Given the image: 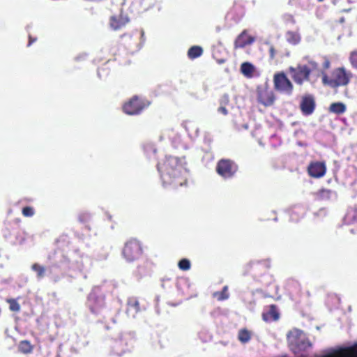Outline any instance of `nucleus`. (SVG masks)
<instances>
[{
	"label": "nucleus",
	"mask_w": 357,
	"mask_h": 357,
	"mask_svg": "<svg viewBox=\"0 0 357 357\" xmlns=\"http://www.w3.org/2000/svg\"><path fill=\"white\" fill-rule=\"evenodd\" d=\"M195 132H196V135H197V132H198V128H196Z\"/></svg>",
	"instance_id": "nucleus-48"
},
{
	"label": "nucleus",
	"mask_w": 357,
	"mask_h": 357,
	"mask_svg": "<svg viewBox=\"0 0 357 357\" xmlns=\"http://www.w3.org/2000/svg\"><path fill=\"white\" fill-rule=\"evenodd\" d=\"M309 174L314 178L322 177L326 171L325 163L323 162H312L308 167Z\"/></svg>",
	"instance_id": "nucleus-12"
},
{
	"label": "nucleus",
	"mask_w": 357,
	"mask_h": 357,
	"mask_svg": "<svg viewBox=\"0 0 357 357\" xmlns=\"http://www.w3.org/2000/svg\"><path fill=\"white\" fill-rule=\"evenodd\" d=\"M88 218H90V215L89 213H83L79 215V220L80 222H84Z\"/></svg>",
	"instance_id": "nucleus-35"
},
{
	"label": "nucleus",
	"mask_w": 357,
	"mask_h": 357,
	"mask_svg": "<svg viewBox=\"0 0 357 357\" xmlns=\"http://www.w3.org/2000/svg\"><path fill=\"white\" fill-rule=\"evenodd\" d=\"M86 57V54L83 53V54H81L79 56H76L75 59L76 61H79L82 59H84Z\"/></svg>",
	"instance_id": "nucleus-39"
},
{
	"label": "nucleus",
	"mask_w": 357,
	"mask_h": 357,
	"mask_svg": "<svg viewBox=\"0 0 357 357\" xmlns=\"http://www.w3.org/2000/svg\"><path fill=\"white\" fill-rule=\"evenodd\" d=\"M142 250L139 243L136 239L128 241L123 250V255L128 261H132L138 259L142 255Z\"/></svg>",
	"instance_id": "nucleus-8"
},
{
	"label": "nucleus",
	"mask_w": 357,
	"mask_h": 357,
	"mask_svg": "<svg viewBox=\"0 0 357 357\" xmlns=\"http://www.w3.org/2000/svg\"><path fill=\"white\" fill-rule=\"evenodd\" d=\"M224 62H225V60H224V59H221V60L218 61V63H224Z\"/></svg>",
	"instance_id": "nucleus-44"
},
{
	"label": "nucleus",
	"mask_w": 357,
	"mask_h": 357,
	"mask_svg": "<svg viewBox=\"0 0 357 357\" xmlns=\"http://www.w3.org/2000/svg\"><path fill=\"white\" fill-rule=\"evenodd\" d=\"M263 319L266 321L278 320L279 319V313L277 307L274 305H270L268 310L263 314Z\"/></svg>",
	"instance_id": "nucleus-16"
},
{
	"label": "nucleus",
	"mask_w": 357,
	"mask_h": 357,
	"mask_svg": "<svg viewBox=\"0 0 357 357\" xmlns=\"http://www.w3.org/2000/svg\"><path fill=\"white\" fill-rule=\"evenodd\" d=\"M350 10H351L350 8L349 9H344V10H343V11L344 12H349V11H350Z\"/></svg>",
	"instance_id": "nucleus-45"
},
{
	"label": "nucleus",
	"mask_w": 357,
	"mask_h": 357,
	"mask_svg": "<svg viewBox=\"0 0 357 357\" xmlns=\"http://www.w3.org/2000/svg\"><path fill=\"white\" fill-rule=\"evenodd\" d=\"M128 22V18L126 16L119 15L113 16L110 20V26L114 30L121 29L126 23Z\"/></svg>",
	"instance_id": "nucleus-15"
},
{
	"label": "nucleus",
	"mask_w": 357,
	"mask_h": 357,
	"mask_svg": "<svg viewBox=\"0 0 357 357\" xmlns=\"http://www.w3.org/2000/svg\"><path fill=\"white\" fill-rule=\"evenodd\" d=\"M150 102L138 96L132 97L123 107V112L128 115H137L149 105Z\"/></svg>",
	"instance_id": "nucleus-7"
},
{
	"label": "nucleus",
	"mask_w": 357,
	"mask_h": 357,
	"mask_svg": "<svg viewBox=\"0 0 357 357\" xmlns=\"http://www.w3.org/2000/svg\"><path fill=\"white\" fill-rule=\"evenodd\" d=\"M349 61L352 67L357 70V50H354L350 53Z\"/></svg>",
	"instance_id": "nucleus-29"
},
{
	"label": "nucleus",
	"mask_w": 357,
	"mask_h": 357,
	"mask_svg": "<svg viewBox=\"0 0 357 357\" xmlns=\"http://www.w3.org/2000/svg\"><path fill=\"white\" fill-rule=\"evenodd\" d=\"M87 307L91 313L97 314L105 307V296L99 287H93L88 296L86 303Z\"/></svg>",
	"instance_id": "nucleus-5"
},
{
	"label": "nucleus",
	"mask_w": 357,
	"mask_h": 357,
	"mask_svg": "<svg viewBox=\"0 0 357 357\" xmlns=\"http://www.w3.org/2000/svg\"><path fill=\"white\" fill-rule=\"evenodd\" d=\"M259 100L264 105L271 106L273 104L275 98L272 92H265L259 95Z\"/></svg>",
	"instance_id": "nucleus-17"
},
{
	"label": "nucleus",
	"mask_w": 357,
	"mask_h": 357,
	"mask_svg": "<svg viewBox=\"0 0 357 357\" xmlns=\"http://www.w3.org/2000/svg\"><path fill=\"white\" fill-rule=\"evenodd\" d=\"M321 75L323 84L328 86L332 89H336L339 86H344L347 85L351 76V74L347 72L345 68L343 67L333 70L331 77L324 72H321Z\"/></svg>",
	"instance_id": "nucleus-4"
},
{
	"label": "nucleus",
	"mask_w": 357,
	"mask_h": 357,
	"mask_svg": "<svg viewBox=\"0 0 357 357\" xmlns=\"http://www.w3.org/2000/svg\"><path fill=\"white\" fill-rule=\"evenodd\" d=\"M330 61L328 59H326L324 63V68L327 69L330 67Z\"/></svg>",
	"instance_id": "nucleus-40"
},
{
	"label": "nucleus",
	"mask_w": 357,
	"mask_h": 357,
	"mask_svg": "<svg viewBox=\"0 0 357 357\" xmlns=\"http://www.w3.org/2000/svg\"><path fill=\"white\" fill-rule=\"evenodd\" d=\"M255 66L250 62H244L241 66V72L246 77H252Z\"/></svg>",
	"instance_id": "nucleus-19"
},
{
	"label": "nucleus",
	"mask_w": 357,
	"mask_h": 357,
	"mask_svg": "<svg viewBox=\"0 0 357 357\" xmlns=\"http://www.w3.org/2000/svg\"><path fill=\"white\" fill-rule=\"evenodd\" d=\"M218 112L223 114L224 115H227L228 114V111L226 109L225 106L221 105L218 109Z\"/></svg>",
	"instance_id": "nucleus-36"
},
{
	"label": "nucleus",
	"mask_w": 357,
	"mask_h": 357,
	"mask_svg": "<svg viewBox=\"0 0 357 357\" xmlns=\"http://www.w3.org/2000/svg\"><path fill=\"white\" fill-rule=\"evenodd\" d=\"M92 266V260L89 256L81 252L78 250L69 252L67 255L58 253L53 265L49 268L52 273L54 267L68 270L76 275H82L84 279L87 278V273Z\"/></svg>",
	"instance_id": "nucleus-2"
},
{
	"label": "nucleus",
	"mask_w": 357,
	"mask_h": 357,
	"mask_svg": "<svg viewBox=\"0 0 357 357\" xmlns=\"http://www.w3.org/2000/svg\"><path fill=\"white\" fill-rule=\"evenodd\" d=\"M107 257V254H104L102 256L100 257L98 259L100 260H104L106 259Z\"/></svg>",
	"instance_id": "nucleus-41"
},
{
	"label": "nucleus",
	"mask_w": 357,
	"mask_h": 357,
	"mask_svg": "<svg viewBox=\"0 0 357 357\" xmlns=\"http://www.w3.org/2000/svg\"><path fill=\"white\" fill-rule=\"evenodd\" d=\"M273 82L277 91L289 96L291 95L293 84L284 73L275 74Z\"/></svg>",
	"instance_id": "nucleus-9"
},
{
	"label": "nucleus",
	"mask_w": 357,
	"mask_h": 357,
	"mask_svg": "<svg viewBox=\"0 0 357 357\" xmlns=\"http://www.w3.org/2000/svg\"><path fill=\"white\" fill-rule=\"evenodd\" d=\"M248 127H249V126H248V125L247 123L243 124V128L244 129H245V130L248 129Z\"/></svg>",
	"instance_id": "nucleus-42"
},
{
	"label": "nucleus",
	"mask_w": 357,
	"mask_h": 357,
	"mask_svg": "<svg viewBox=\"0 0 357 357\" xmlns=\"http://www.w3.org/2000/svg\"><path fill=\"white\" fill-rule=\"evenodd\" d=\"M178 268L183 271H188L190 268V261L188 259H182L178 261Z\"/></svg>",
	"instance_id": "nucleus-28"
},
{
	"label": "nucleus",
	"mask_w": 357,
	"mask_h": 357,
	"mask_svg": "<svg viewBox=\"0 0 357 357\" xmlns=\"http://www.w3.org/2000/svg\"><path fill=\"white\" fill-rule=\"evenodd\" d=\"M144 153L147 155V157L151 158L152 155H154L155 154L156 149L154 144L149 143L144 146Z\"/></svg>",
	"instance_id": "nucleus-26"
},
{
	"label": "nucleus",
	"mask_w": 357,
	"mask_h": 357,
	"mask_svg": "<svg viewBox=\"0 0 357 357\" xmlns=\"http://www.w3.org/2000/svg\"><path fill=\"white\" fill-rule=\"evenodd\" d=\"M329 111L336 114H342L346 111V105L343 102H333L330 105Z\"/></svg>",
	"instance_id": "nucleus-21"
},
{
	"label": "nucleus",
	"mask_w": 357,
	"mask_h": 357,
	"mask_svg": "<svg viewBox=\"0 0 357 357\" xmlns=\"http://www.w3.org/2000/svg\"><path fill=\"white\" fill-rule=\"evenodd\" d=\"M203 50L199 46H192L191 47L188 52V56L190 59H194L202 54Z\"/></svg>",
	"instance_id": "nucleus-22"
},
{
	"label": "nucleus",
	"mask_w": 357,
	"mask_h": 357,
	"mask_svg": "<svg viewBox=\"0 0 357 357\" xmlns=\"http://www.w3.org/2000/svg\"><path fill=\"white\" fill-rule=\"evenodd\" d=\"M119 343H120V342H117L116 343V345H115V346H114V351L115 354H116L117 355H121V353H123V352H125V351H126V350H125V349H122V351H121V352H119V351H118V345L119 344Z\"/></svg>",
	"instance_id": "nucleus-37"
},
{
	"label": "nucleus",
	"mask_w": 357,
	"mask_h": 357,
	"mask_svg": "<svg viewBox=\"0 0 357 357\" xmlns=\"http://www.w3.org/2000/svg\"><path fill=\"white\" fill-rule=\"evenodd\" d=\"M229 102V97L227 94H224L220 99V105L225 106Z\"/></svg>",
	"instance_id": "nucleus-33"
},
{
	"label": "nucleus",
	"mask_w": 357,
	"mask_h": 357,
	"mask_svg": "<svg viewBox=\"0 0 357 357\" xmlns=\"http://www.w3.org/2000/svg\"><path fill=\"white\" fill-rule=\"evenodd\" d=\"M269 53H270L271 58L273 59L275 56V49H274L273 46H272V45H271V47H270Z\"/></svg>",
	"instance_id": "nucleus-38"
},
{
	"label": "nucleus",
	"mask_w": 357,
	"mask_h": 357,
	"mask_svg": "<svg viewBox=\"0 0 357 357\" xmlns=\"http://www.w3.org/2000/svg\"><path fill=\"white\" fill-rule=\"evenodd\" d=\"M287 338L291 350L295 354L305 351L312 346L305 334L297 328L289 331Z\"/></svg>",
	"instance_id": "nucleus-3"
},
{
	"label": "nucleus",
	"mask_w": 357,
	"mask_h": 357,
	"mask_svg": "<svg viewBox=\"0 0 357 357\" xmlns=\"http://www.w3.org/2000/svg\"><path fill=\"white\" fill-rule=\"evenodd\" d=\"M308 63L310 66V69L312 70H317L318 68V63L312 60H309Z\"/></svg>",
	"instance_id": "nucleus-34"
},
{
	"label": "nucleus",
	"mask_w": 357,
	"mask_h": 357,
	"mask_svg": "<svg viewBox=\"0 0 357 357\" xmlns=\"http://www.w3.org/2000/svg\"><path fill=\"white\" fill-rule=\"evenodd\" d=\"M24 242V239H22V241H20V243L22 244Z\"/></svg>",
	"instance_id": "nucleus-46"
},
{
	"label": "nucleus",
	"mask_w": 357,
	"mask_h": 357,
	"mask_svg": "<svg viewBox=\"0 0 357 357\" xmlns=\"http://www.w3.org/2000/svg\"><path fill=\"white\" fill-rule=\"evenodd\" d=\"M324 1V0H318V1H319V2H321V1Z\"/></svg>",
	"instance_id": "nucleus-49"
},
{
	"label": "nucleus",
	"mask_w": 357,
	"mask_h": 357,
	"mask_svg": "<svg viewBox=\"0 0 357 357\" xmlns=\"http://www.w3.org/2000/svg\"><path fill=\"white\" fill-rule=\"evenodd\" d=\"M185 165L184 158L166 156L164 162L157 165L162 185L173 188L185 185L188 175Z\"/></svg>",
	"instance_id": "nucleus-1"
},
{
	"label": "nucleus",
	"mask_w": 357,
	"mask_h": 357,
	"mask_svg": "<svg viewBox=\"0 0 357 357\" xmlns=\"http://www.w3.org/2000/svg\"><path fill=\"white\" fill-rule=\"evenodd\" d=\"M228 287L225 286L220 292H215L214 294L215 296H218V300L219 301H223L226 300L229 298V294L227 292Z\"/></svg>",
	"instance_id": "nucleus-27"
},
{
	"label": "nucleus",
	"mask_w": 357,
	"mask_h": 357,
	"mask_svg": "<svg viewBox=\"0 0 357 357\" xmlns=\"http://www.w3.org/2000/svg\"><path fill=\"white\" fill-rule=\"evenodd\" d=\"M19 351L24 354L30 353L32 351V346L29 342L26 340L21 341L18 347Z\"/></svg>",
	"instance_id": "nucleus-25"
},
{
	"label": "nucleus",
	"mask_w": 357,
	"mask_h": 357,
	"mask_svg": "<svg viewBox=\"0 0 357 357\" xmlns=\"http://www.w3.org/2000/svg\"><path fill=\"white\" fill-rule=\"evenodd\" d=\"M31 270L36 273L38 280H41L45 277L46 269L44 266L36 263L31 266Z\"/></svg>",
	"instance_id": "nucleus-23"
},
{
	"label": "nucleus",
	"mask_w": 357,
	"mask_h": 357,
	"mask_svg": "<svg viewBox=\"0 0 357 357\" xmlns=\"http://www.w3.org/2000/svg\"><path fill=\"white\" fill-rule=\"evenodd\" d=\"M287 41L291 45H297L301 41V36L298 33L289 31L285 34Z\"/></svg>",
	"instance_id": "nucleus-20"
},
{
	"label": "nucleus",
	"mask_w": 357,
	"mask_h": 357,
	"mask_svg": "<svg viewBox=\"0 0 357 357\" xmlns=\"http://www.w3.org/2000/svg\"><path fill=\"white\" fill-rule=\"evenodd\" d=\"M33 41H34V40H32V39H31V38L30 37V38H29V43L28 45H29H29H31V44Z\"/></svg>",
	"instance_id": "nucleus-43"
},
{
	"label": "nucleus",
	"mask_w": 357,
	"mask_h": 357,
	"mask_svg": "<svg viewBox=\"0 0 357 357\" xmlns=\"http://www.w3.org/2000/svg\"><path fill=\"white\" fill-rule=\"evenodd\" d=\"M10 309L12 311L17 312L20 310V307L18 303H17L15 301L12 300L10 301Z\"/></svg>",
	"instance_id": "nucleus-32"
},
{
	"label": "nucleus",
	"mask_w": 357,
	"mask_h": 357,
	"mask_svg": "<svg viewBox=\"0 0 357 357\" xmlns=\"http://www.w3.org/2000/svg\"><path fill=\"white\" fill-rule=\"evenodd\" d=\"M237 171L238 165L230 159H221L216 165L217 173L225 179L233 178Z\"/></svg>",
	"instance_id": "nucleus-6"
},
{
	"label": "nucleus",
	"mask_w": 357,
	"mask_h": 357,
	"mask_svg": "<svg viewBox=\"0 0 357 357\" xmlns=\"http://www.w3.org/2000/svg\"><path fill=\"white\" fill-rule=\"evenodd\" d=\"M318 197L322 200H332L337 197V193L331 190L321 189L317 193Z\"/></svg>",
	"instance_id": "nucleus-18"
},
{
	"label": "nucleus",
	"mask_w": 357,
	"mask_h": 357,
	"mask_svg": "<svg viewBox=\"0 0 357 357\" xmlns=\"http://www.w3.org/2000/svg\"><path fill=\"white\" fill-rule=\"evenodd\" d=\"M238 337L239 341L242 343H247L250 340V333L246 329H241L238 332Z\"/></svg>",
	"instance_id": "nucleus-24"
},
{
	"label": "nucleus",
	"mask_w": 357,
	"mask_h": 357,
	"mask_svg": "<svg viewBox=\"0 0 357 357\" xmlns=\"http://www.w3.org/2000/svg\"><path fill=\"white\" fill-rule=\"evenodd\" d=\"M315 105V100L313 96L307 94L303 96L300 103V108L304 115L309 116L314 112Z\"/></svg>",
	"instance_id": "nucleus-11"
},
{
	"label": "nucleus",
	"mask_w": 357,
	"mask_h": 357,
	"mask_svg": "<svg viewBox=\"0 0 357 357\" xmlns=\"http://www.w3.org/2000/svg\"><path fill=\"white\" fill-rule=\"evenodd\" d=\"M139 303L135 298H129L128 301V307L126 313L129 317L135 318L136 314L139 312Z\"/></svg>",
	"instance_id": "nucleus-14"
},
{
	"label": "nucleus",
	"mask_w": 357,
	"mask_h": 357,
	"mask_svg": "<svg viewBox=\"0 0 357 357\" xmlns=\"http://www.w3.org/2000/svg\"><path fill=\"white\" fill-rule=\"evenodd\" d=\"M357 221V211L349 213L344 218L346 223H350L351 220Z\"/></svg>",
	"instance_id": "nucleus-30"
},
{
	"label": "nucleus",
	"mask_w": 357,
	"mask_h": 357,
	"mask_svg": "<svg viewBox=\"0 0 357 357\" xmlns=\"http://www.w3.org/2000/svg\"><path fill=\"white\" fill-rule=\"evenodd\" d=\"M54 281H55V282H56V281H58L59 278H54Z\"/></svg>",
	"instance_id": "nucleus-47"
},
{
	"label": "nucleus",
	"mask_w": 357,
	"mask_h": 357,
	"mask_svg": "<svg viewBox=\"0 0 357 357\" xmlns=\"http://www.w3.org/2000/svg\"><path fill=\"white\" fill-rule=\"evenodd\" d=\"M22 214L25 217H31L34 215V210L31 206H26L22 208Z\"/></svg>",
	"instance_id": "nucleus-31"
},
{
	"label": "nucleus",
	"mask_w": 357,
	"mask_h": 357,
	"mask_svg": "<svg viewBox=\"0 0 357 357\" xmlns=\"http://www.w3.org/2000/svg\"><path fill=\"white\" fill-rule=\"evenodd\" d=\"M291 77L294 82L301 85L304 81H308L311 69L306 65H298L296 68H290Z\"/></svg>",
	"instance_id": "nucleus-10"
},
{
	"label": "nucleus",
	"mask_w": 357,
	"mask_h": 357,
	"mask_svg": "<svg viewBox=\"0 0 357 357\" xmlns=\"http://www.w3.org/2000/svg\"><path fill=\"white\" fill-rule=\"evenodd\" d=\"M255 40L253 36L247 34V30H244L235 40V47L243 48L246 45L252 44Z\"/></svg>",
	"instance_id": "nucleus-13"
}]
</instances>
